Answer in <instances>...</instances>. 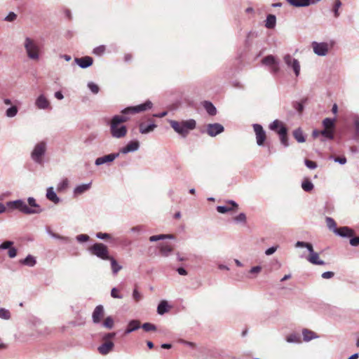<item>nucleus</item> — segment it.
I'll list each match as a JSON object with an SVG mask.
<instances>
[{
  "label": "nucleus",
  "instance_id": "20e7f679",
  "mask_svg": "<svg viewBox=\"0 0 359 359\" xmlns=\"http://www.w3.org/2000/svg\"><path fill=\"white\" fill-rule=\"evenodd\" d=\"M269 128L278 135L281 144L284 147H288V134L283 123L276 119L270 125Z\"/></svg>",
  "mask_w": 359,
  "mask_h": 359
},
{
  "label": "nucleus",
  "instance_id": "c756f323",
  "mask_svg": "<svg viewBox=\"0 0 359 359\" xmlns=\"http://www.w3.org/2000/svg\"><path fill=\"white\" fill-rule=\"evenodd\" d=\"M203 107L207 111V113L210 115H215L217 114V109L212 104V103H210V102L205 101L203 102Z\"/></svg>",
  "mask_w": 359,
  "mask_h": 359
},
{
  "label": "nucleus",
  "instance_id": "4be33fe9",
  "mask_svg": "<svg viewBox=\"0 0 359 359\" xmlns=\"http://www.w3.org/2000/svg\"><path fill=\"white\" fill-rule=\"evenodd\" d=\"M307 260L314 264H318V265H324L325 264V262L322 261L320 259L319 255L317 252L310 253L307 258Z\"/></svg>",
  "mask_w": 359,
  "mask_h": 359
},
{
  "label": "nucleus",
  "instance_id": "79ce46f5",
  "mask_svg": "<svg viewBox=\"0 0 359 359\" xmlns=\"http://www.w3.org/2000/svg\"><path fill=\"white\" fill-rule=\"evenodd\" d=\"M233 219L235 222H243V223H245L246 219H247L246 215L243 212H241L239 215H238L237 216H235Z\"/></svg>",
  "mask_w": 359,
  "mask_h": 359
},
{
  "label": "nucleus",
  "instance_id": "6e6d98bb",
  "mask_svg": "<svg viewBox=\"0 0 359 359\" xmlns=\"http://www.w3.org/2000/svg\"><path fill=\"white\" fill-rule=\"evenodd\" d=\"M88 88H90L93 93H97L100 89L99 87L93 83H90L88 84Z\"/></svg>",
  "mask_w": 359,
  "mask_h": 359
},
{
  "label": "nucleus",
  "instance_id": "423d86ee",
  "mask_svg": "<svg viewBox=\"0 0 359 359\" xmlns=\"http://www.w3.org/2000/svg\"><path fill=\"white\" fill-rule=\"evenodd\" d=\"M92 255L97 256L101 259L108 260L110 259L107 247L102 243H96L89 248Z\"/></svg>",
  "mask_w": 359,
  "mask_h": 359
},
{
  "label": "nucleus",
  "instance_id": "aec40b11",
  "mask_svg": "<svg viewBox=\"0 0 359 359\" xmlns=\"http://www.w3.org/2000/svg\"><path fill=\"white\" fill-rule=\"evenodd\" d=\"M118 156V154H111L102 157L97 158L95 160V164L99 165L104 163L113 162Z\"/></svg>",
  "mask_w": 359,
  "mask_h": 359
},
{
  "label": "nucleus",
  "instance_id": "338daca9",
  "mask_svg": "<svg viewBox=\"0 0 359 359\" xmlns=\"http://www.w3.org/2000/svg\"><path fill=\"white\" fill-rule=\"evenodd\" d=\"M178 273L181 276H186L187 275V271L182 267H180L177 269Z\"/></svg>",
  "mask_w": 359,
  "mask_h": 359
},
{
  "label": "nucleus",
  "instance_id": "f704fd0d",
  "mask_svg": "<svg viewBox=\"0 0 359 359\" xmlns=\"http://www.w3.org/2000/svg\"><path fill=\"white\" fill-rule=\"evenodd\" d=\"M103 326L107 329H112L114 325V320L111 316H107L102 323Z\"/></svg>",
  "mask_w": 359,
  "mask_h": 359
},
{
  "label": "nucleus",
  "instance_id": "a19ab883",
  "mask_svg": "<svg viewBox=\"0 0 359 359\" xmlns=\"http://www.w3.org/2000/svg\"><path fill=\"white\" fill-rule=\"evenodd\" d=\"M22 262L24 264L32 266L36 264V259H34L32 256L29 255L25 259H24Z\"/></svg>",
  "mask_w": 359,
  "mask_h": 359
},
{
  "label": "nucleus",
  "instance_id": "680f3d73",
  "mask_svg": "<svg viewBox=\"0 0 359 359\" xmlns=\"http://www.w3.org/2000/svg\"><path fill=\"white\" fill-rule=\"evenodd\" d=\"M294 108L296 109V110L297 111H299V113H302V111L304 110V107H303L302 103H301V102H296L294 104Z\"/></svg>",
  "mask_w": 359,
  "mask_h": 359
},
{
  "label": "nucleus",
  "instance_id": "37998d69",
  "mask_svg": "<svg viewBox=\"0 0 359 359\" xmlns=\"http://www.w3.org/2000/svg\"><path fill=\"white\" fill-rule=\"evenodd\" d=\"M18 113V108L16 107H12L10 109H7L6 111V114H7V116L9 117H13L15 116Z\"/></svg>",
  "mask_w": 359,
  "mask_h": 359
},
{
  "label": "nucleus",
  "instance_id": "0eeeda50",
  "mask_svg": "<svg viewBox=\"0 0 359 359\" xmlns=\"http://www.w3.org/2000/svg\"><path fill=\"white\" fill-rule=\"evenodd\" d=\"M46 151V143L44 141L39 142L36 144L35 147H34V150H32V153H31V158H32L34 161L41 163Z\"/></svg>",
  "mask_w": 359,
  "mask_h": 359
},
{
  "label": "nucleus",
  "instance_id": "69168bd1",
  "mask_svg": "<svg viewBox=\"0 0 359 359\" xmlns=\"http://www.w3.org/2000/svg\"><path fill=\"white\" fill-rule=\"evenodd\" d=\"M97 237L102 239H107L110 237V236L107 233H97Z\"/></svg>",
  "mask_w": 359,
  "mask_h": 359
},
{
  "label": "nucleus",
  "instance_id": "2eb2a0df",
  "mask_svg": "<svg viewBox=\"0 0 359 359\" xmlns=\"http://www.w3.org/2000/svg\"><path fill=\"white\" fill-rule=\"evenodd\" d=\"M114 344L111 341H104V342L98 347V351L101 355H107L113 350Z\"/></svg>",
  "mask_w": 359,
  "mask_h": 359
},
{
  "label": "nucleus",
  "instance_id": "774afa93",
  "mask_svg": "<svg viewBox=\"0 0 359 359\" xmlns=\"http://www.w3.org/2000/svg\"><path fill=\"white\" fill-rule=\"evenodd\" d=\"M334 161L339 162V163H341V164H344L346 162V158L345 157H343V158L337 157V158H335Z\"/></svg>",
  "mask_w": 359,
  "mask_h": 359
},
{
  "label": "nucleus",
  "instance_id": "ddd939ff",
  "mask_svg": "<svg viewBox=\"0 0 359 359\" xmlns=\"http://www.w3.org/2000/svg\"><path fill=\"white\" fill-rule=\"evenodd\" d=\"M313 50H314V53L324 56L328 52V44L327 43H318L313 42Z\"/></svg>",
  "mask_w": 359,
  "mask_h": 359
},
{
  "label": "nucleus",
  "instance_id": "13d9d810",
  "mask_svg": "<svg viewBox=\"0 0 359 359\" xmlns=\"http://www.w3.org/2000/svg\"><path fill=\"white\" fill-rule=\"evenodd\" d=\"M350 244L352 246H358V245H359V236L351 238L350 239Z\"/></svg>",
  "mask_w": 359,
  "mask_h": 359
},
{
  "label": "nucleus",
  "instance_id": "58836bf2",
  "mask_svg": "<svg viewBox=\"0 0 359 359\" xmlns=\"http://www.w3.org/2000/svg\"><path fill=\"white\" fill-rule=\"evenodd\" d=\"M29 208H31L34 210H41L39 205L36 203V200L32 197H29L27 199Z\"/></svg>",
  "mask_w": 359,
  "mask_h": 359
},
{
  "label": "nucleus",
  "instance_id": "473e14b6",
  "mask_svg": "<svg viewBox=\"0 0 359 359\" xmlns=\"http://www.w3.org/2000/svg\"><path fill=\"white\" fill-rule=\"evenodd\" d=\"M108 260L111 261L112 271L114 274H116L121 269L122 266L119 265L116 260L112 257H109Z\"/></svg>",
  "mask_w": 359,
  "mask_h": 359
},
{
  "label": "nucleus",
  "instance_id": "f3484780",
  "mask_svg": "<svg viewBox=\"0 0 359 359\" xmlns=\"http://www.w3.org/2000/svg\"><path fill=\"white\" fill-rule=\"evenodd\" d=\"M104 314L103 306L100 305L96 306L93 312V320L94 323H100Z\"/></svg>",
  "mask_w": 359,
  "mask_h": 359
},
{
  "label": "nucleus",
  "instance_id": "412c9836",
  "mask_svg": "<svg viewBox=\"0 0 359 359\" xmlns=\"http://www.w3.org/2000/svg\"><path fill=\"white\" fill-rule=\"evenodd\" d=\"M334 232L339 236L351 237L354 235V231L347 226L334 229Z\"/></svg>",
  "mask_w": 359,
  "mask_h": 359
},
{
  "label": "nucleus",
  "instance_id": "dca6fc26",
  "mask_svg": "<svg viewBox=\"0 0 359 359\" xmlns=\"http://www.w3.org/2000/svg\"><path fill=\"white\" fill-rule=\"evenodd\" d=\"M74 61L81 68H87L91 66L93 63V59L89 56L75 58Z\"/></svg>",
  "mask_w": 359,
  "mask_h": 359
},
{
  "label": "nucleus",
  "instance_id": "603ef678",
  "mask_svg": "<svg viewBox=\"0 0 359 359\" xmlns=\"http://www.w3.org/2000/svg\"><path fill=\"white\" fill-rule=\"evenodd\" d=\"M8 250V256L10 258H15L17 255V250L12 246L10 248H7Z\"/></svg>",
  "mask_w": 359,
  "mask_h": 359
},
{
  "label": "nucleus",
  "instance_id": "c85d7f7f",
  "mask_svg": "<svg viewBox=\"0 0 359 359\" xmlns=\"http://www.w3.org/2000/svg\"><path fill=\"white\" fill-rule=\"evenodd\" d=\"M288 4L294 7H305L309 6V0H286Z\"/></svg>",
  "mask_w": 359,
  "mask_h": 359
},
{
  "label": "nucleus",
  "instance_id": "09e8293b",
  "mask_svg": "<svg viewBox=\"0 0 359 359\" xmlns=\"http://www.w3.org/2000/svg\"><path fill=\"white\" fill-rule=\"evenodd\" d=\"M104 51H105V46H100L94 49L93 53L97 55H101L104 53Z\"/></svg>",
  "mask_w": 359,
  "mask_h": 359
},
{
  "label": "nucleus",
  "instance_id": "9d476101",
  "mask_svg": "<svg viewBox=\"0 0 359 359\" xmlns=\"http://www.w3.org/2000/svg\"><path fill=\"white\" fill-rule=\"evenodd\" d=\"M253 129L256 136L257 144L259 146L263 145L266 139V132L263 127L259 124H254Z\"/></svg>",
  "mask_w": 359,
  "mask_h": 359
},
{
  "label": "nucleus",
  "instance_id": "4468645a",
  "mask_svg": "<svg viewBox=\"0 0 359 359\" xmlns=\"http://www.w3.org/2000/svg\"><path fill=\"white\" fill-rule=\"evenodd\" d=\"M238 209V205L233 201H227L224 205L218 206L217 210L220 213L229 212V211H236Z\"/></svg>",
  "mask_w": 359,
  "mask_h": 359
},
{
  "label": "nucleus",
  "instance_id": "6e6552de",
  "mask_svg": "<svg viewBox=\"0 0 359 359\" xmlns=\"http://www.w3.org/2000/svg\"><path fill=\"white\" fill-rule=\"evenodd\" d=\"M9 205L11 208L20 210L25 214H35L41 212V209H33L29 208L28 205L21 200L11 202Z\"/></svg>",
  "mask_w": 359,
  "mask_h": 359
},
{
  "label": "nucleus",
  "instance_id": "1a4fd4ad",
  "mask_svg": "<svg viewBox=\"0 0 359 359\" xmlns=\"http://www.w3.org/2000/svg\"><path fill=\"white\" fill-rule=\"evenodd\" d=\"M335 119H331L330 118H325L323 121L324 130L320 131L321 135H323L325 138L332 140L334 138V130Z\"/></svg>",
  "mask_w": 359,
  "mask_h": 359
},
{
  "label": "nucleus",
  "instance_id": "8fccbe9b",
  "mask_svg": "<svg viewBox=\"0 0 359 359\" xmlns=\"http://www.w3.org/2000/svg\"><path fill=\"white\" fill-rule=\"evenodd\" d=\"M13 245V242L11 241H6L0 245V250L10 248Z\"/></svg>",
  "mask_w": 359,
  "mask_h": 359
},
{
  "label": "nucleus",
  "instance_id": "7c9ffc66",
  "mask_svg": "<svg viewBox=\"0 0 359 359\" xmlns=\"http://www.w3.org/2000/svg\"><path fill=\"white\" fill-rule=\"evenodd\" d=\"M302 335L304 337V340L306 341L315 339L318 337L315 332L306 329L303 330Z\"/></svg>",
  "mask_w": 359,
  "mask_h": 359
},
{
  "label": "nucleus",
  "instance_id": "f8f14e48",
  "mask_svg": "<svg viewBox=\"0 0 359 359\" xmlns=\"http://www.w3.org/2000/svg\"><path fill=\"white\" fill-rule=\"evenodd\" d=\"M283 60L284 62L287 64V66L292 67L296 76H298L300 72L299 62L297 60L293 59L290 55H285Z\"/></svg>",
  "mask_w": 359,
  "mask_h": 359
},
{
  "label": "nucleus",
  "instance_id": "3c124183",
  "mask_svg": "<svg viewBox=\"0 0 359 359\" xmlns=\"http://www.w3.org/2000/svg\"><path fill=\"white\" fill-rule=\"evenodd\" d=\"M306 165L310 169H315L317 168V163L316 161H311V160H305Z\"/></svg>",
  "mask_w": 359,
  "mask_h": 359
},
{
  "label": "nucleus",
  "instance_id": "6ab92c4d",
  "mask_svg": "<svg viewBox=\"0 0 359 359\" xmlns=\"http://www.w3.org/2000/svg\"><path fill=\"white\" fill-rule=\"evenodd\" d=\"M36 106L39 109H47L50 108L49 101L43 95H41L38 97L36 100Z\"/></svg>",
  "mask_w": 359,
  "mask_h": 359
},
{
  "label": "nucleus",
  "instance_id": "2f4dec72",
  "mask_svg": "<svg viewBox=\"0 0 359 359\" xmlns=\"http://www.w3.org/2000/svg\"><path fill=\"white\" fill-rule=\"evenodd\" d=\"M91 186V184L78 185L74 189V194L76 195L81 194L84 191H88Z\"/></svg>",
  "mask_w": 359,
  "mask_h": 359
},
{
  "label": "nucleus",
  "instance_id": "bf43d9fd",
  "mask_svg": "<svg viewBox=\"0 0 359 359\" xmlns=\"http://www.w3.org/2000/svg\"><path fill=\"white\" fill-rule=\"evenodd\" d=\"M111 296L114 298H118V299L122 298V296L118 294V290L116 287H114L111 290Z\"/></svg>",
  "mask_w": 359,
  "mask_h": 359
},
{
  "label": "nucleus",
  "instance_id": "39448f33",
  "mask_svg": "<svg viewBox=\"0 0 359 359\" xmlns=\"http://www.w3.org/2000/svg\"><path fill=\"white\" fill-rule=\"evenodd\" d=\"M25 48L29 58L38 60L39 58V48L37 43L30 38L25 39Z\"/></svg>",
  "mask_w": 359,
  "mask_h": 359
},
{
  "label": "nucleus",
  "instance_id": "e2e57ef3",
  "mask_svg": "<svg viewBox=\"0 0 359 359\" xmlns=\"http://www.w3.org/2000/svg\"><path fill=\"white\" fill-rule=\"evenodd\" d=\"M116 336V333L113 332V333H109V334H106L104 337H103V340L104 341H110L111 339L114 338V337Z\"/></svg>",
  "mask_w": 359,
  "mask_h": 359
},
{
  "label": "nucleus",
  "instance_id": "a878e982",
  "mask_svg": "<svg viewBox=\"0 0 359 359\" xmlns=\"http://www.w3.org/2000/svg\"><path fill=\"white\" fill-rule=\"evenodd\" d=\"M262 62L268 65H272L273 72H277L278 70V67L276 62L275 58L272 55H269L264 58L262 60Z\"/></svg>",
  "mask_w": 359,
  "mask_h": 359
},
{
  "label": "nucleus",
  "instance_id": "cd10ccee",
  "mask_svg": "<svg viewBox=\"0 0 359 359\" xmlns=\"http://www.w3.org/2000/svg\"><path fill=\"white\" fill-rule=\"evenodd\" d=\"M276 18L273 14H269L267 16L265 26L268 29H273L276 26Z\"/></svg>",
  "mask_w": 359,
  "mask_h": 359
},
{
  "label": "nucleus",
  "instance_id": "a211bd4d",
  "mask_svg": "<svg viewBox=\"0 0 359 359\" xmlns=\"http://www.w3.org/2000/svg\"><path fill=\"white\" fill-rule=\"evenodd\" d=\"M140 143L137 140L129 142L126 147L121 149L122 154H127L128 152L137 151L139 149Z\"/></svg>",
  "mask_w": 359,
  "mask_h": 359
},
{
  "label": "nucleus",
  "instance_id": "bb28decb",
  "mask_svg": "<svg viewBox=\"0 0 359 359\" xmlns=\"http://www.w3.org/2000/svg\"><path fill=\"white\" fill-rule=\"evenodd\" d=\"M156 126L154 123L146 126L144 123L140 124V131L142 134H147L154 130Z\"/></svg>",
  "mask_w": 359,
  "mask_h": 359
},
{
  "label": "nucleus",
  "instance_id": "4c0bfd02",
  "mask_svg": "<svg viewBox=\"0 0 359 359\" xmlns=\"http://www.w3.org/2000/svg\"><path fill=\"white\" fill-rule=\"evenodd\" d=\"M302 189L306 191H310L313 189V184L308 180H305L302 184Z\"/></svg>",
  "mask_w": 359,
  "mask_h": 359
},
{
  "label": "nucleus",
  "instance_id": "ea45409f",
  "mask_svg": "<svg viewBox=\"0 0 359 359\" xmlns=\"http://www.w3.org/2000/svg\"><path fill=\"white\" fill-rule=\"evenodd\" d=\"M341 6V1L340 0H335L332 11L334 13V17H339V8Z\"/></svg>",
  "mask_w": 359,
  "mask_h": 359
},
{
  "label": "nucleus",
  "instance_id": "4d7b16f0",
  "mask_svg": "<svg viewBox=\"0 0 359 359\" xmlns=\"http://www.w3.org/2000/svg\"><path fill=\"white\" fill-rule=\"evenodd\" d=\"M76 238L79 241L86 242L89 240V236H87V234H79Z\"/></svg>",
  "mask_w": 359,
  "mask_h": 359
},
{
  "label": "nucleus",
  "instance_id": "864d4df0",
  "mask_svg": "<svg viewBox=\"0 0 359 359\" xmlns=\"http://www.w3.org/2000/svg\"><path fill=\"white\" fill-rule=\"evenodd\" d=\"M17 18V15L15 13H10L5 18V20L12 22L14 21Z\"/></svg>",
  "mask_w": 359,
  "mask_h": 359
},
{
  "label": "nucleus",
  "instance_id": "393cba45",
  "mask_svg": "<svg viewBox=\"0 0 359 359\" xmlns=\"http://www.w3.org/2000/svg\"><path fill=\"white\" fill-rule=\"evenodd\" d=\"M140 327V322L139 320H131L125 332L126 334H129L133 331L138 330Z\"/></svg>",
  "mask_w": 359,
  "mask_h": 359
},
{
  "label": "nucleus",
  "instance_id": "0e129e2a",
  "mask_svg": "<svg viewBox=\"0 0 359 359\" xmlns=\"http://www.w3.org/2000/svg\"><path fill=\"white\" fill-rule=\"evenodd\" d=\"M276 250H277V246L271 247V248H269L268 250H266V255H271L276 251Z\"/></svg>",
  "mask_w": 359,
  "mask_h": 359
},
{
  "label": "nucleus",
  "instance_id": "7ed1b4c3",
  "mask_svg": "<svg viewBox=\"0 0 359 359\" xmlns=\"http://www.w3.org/2000/svg\"><path fill=\"white\" fill-rule=\"evenodd\" d=\"M108 124H109V133L114 138H123L127 135V128L120 122L118 118L112 117Z\"/></svg>",
  "mask_w": 359,
  "mask_h": 359
},
{
  "label": "nucleus",
  "instance_id": "e433bc0d",
  "mask_svg": "<svg viewBox=\"0 0 359 359\" xmlns=\"http://www.w3.org/2000/svg\"><path fill=\"white\" fill-rule=\"evenodd\" d=\"M172 234H160L159 236H151L149 237V241L151 242L156 241L161 239H164L166 238H173Z\"/></svg>",
  "mask_w": 359,
  "mask_h": 359
},
{
  "label": "nucleus",
  "instance_id": "5701e85b",
  "mask_svg": "<svg viewBox=\"0 0 359 359\" xmlns=\"http://www.w3.org/2000/svg\"><path fill=\"white\" fill-rule=\"evenodd\" d=\"M46 197L49 201H52L55 204H57L60 202V198L57 196L56 194L53 191V187H49L47 189Z\"/></svg>",
  "mask_w": 359,
  "mask_h": 359
},
{
  "label": "nucleus",
  "instance_id": "a18cd8bd",
  "mask_svg": "<svg viewBox=\"0 0 359 359\" xmlns=\"http://www.w3.org/2000/svg\"><path fill=\"white\" fill-rule=\"evenodd\" d=\"M0 318L4 319H9L11 318V313L5 309H0Z\"/></svg>",
  "mask_w": 359,
  "mask_h": 359
},
{
  "label": "nucleus",
  "instance_id": "49530a36",
  "mask_svg": "<svg viewBox=\"0 0 359 359\" xmlns=\"http://www.w3.org/2000/svg\"><path fill=\"white\" fill-rule=\"evenodd\" d=\"M326 224L330 229H336V223L334 220L331 217H326Z\"/></svg>",
  "mask_w": 359,
  "mask_h": 359
},
{
  "label": "nucleus",
  "instance_id": "f257e3e1",
  "mask_svg": "<svg viewBox=\"0 0 359 359\" xmlns=\"http://www.w3.org/2000/svg\"><path fill=\"white\" fill-rule=\"evenodd\" d=\"M170 126L181 137H186L191 130L196 128V122L194 119L177 121L175 120L170 121Z\"/></svg>",
  "mask_w": 359,
  "mask_h": 359
},
{
  "label": "nucleus",
  "instance_id": "052dcab7",
  "mask_svg": "<svg viewBox=\"0 0 359 359\" xmlns=\"http://www.w3.org/2000/svg\"><path fill=\"white\" fill-rule=\"evenodd\" d=\"M334 276V273L332 271L324 272L322 274V278L324 279H330Z\"/></svg>",
  "mask_w": 359,
  "mask_h": 359
},
{
  "label": "nucleus",
  "instance_id": "72a5a7b5",
  "mask_svg": "<svg viewBox=\"0 0 359 359\" xmlns=\"http://www.w3.org/2000/svg\"><path fill=\"white\" fill-rule=\"evenodd\" d=\"M293 136L299 142H304L305 141L302 130L300 128H298L293 132Z\"/></svg>",
  "mask_w": 359,
  "mask_h": 359
},
{
  "label": "nucleus",
  "instance_id": "b1692460",
  "mask_svg": "<svg viewBox=\"0 0 359 359\" xmlns=\"http://www.w3.org/2000/svg\"><path fill=\"white\" fill-rule=\"evenodd\" d=\"M173 250V248L170 244L163 243L160 246V254L163 257H168Z\"/></svg>",
  "mask_w": 359,
  "mask_h": 359
},
{
  "label": "nucleus",
  "instance_id": "c03bdc74",
  "mask_svg": "<svg viewBox=\"0 0 359 359\" xmlns=\"http://www.w3.org/2000/svg\"><path fill=\"white\" fill-rule=\"evenodd\" d=\"M142 329L145 332L155 331L156 330V327L153 324H151L149 323H146L143 324Z\"/></svg>",
  "mask_w": 359,
  "mask_h": 359
},
{
  "label": "nucleus",
  "instance_id": "de8ad7c7",
  "mask_svg": "<svg viewBox=\"0 0 359 359\" xmlns=\"http://www.w3.org/2000/svg\"><path fill=\"white\" fill-rule=\"evenodd\" d=\"M142 294L139 292L137 289L133 290V298L137 302H140L142 299Z\"/></svg>",
  "mask_w": 359,
  "mask_h": 359
},
{
  "label": "nucleus",
  "instance_id": "5fc2aeb1",
  "mask_svg": "<svg viewBox=\"0 0 359 359\" xmlns=\"http://www.w3.org/2000/svg\"><path fill=\"white\" fill-rule=\"evenodd\" d=\"M287 342H299V339L296 335H289L286 337Z\"/></svg>",
  "mask_w": 359,
  "mask_h": 359
},
{
  "label": "nucleus",
  "instance_id": "9b49d317",
  "mask_svg": "<svg viewBox=\"0 0 359 359\" xmlns=\"http://www.w3.org/2000/svg\"><path fill=\"white\" fill-rule=\"evenodd\" d=\"M224 131V127L219 123H210L206 126V133L210 137H215Z\"/></svg>",
  "mask_w": 359,
  "mask_h": 359
},
{
  "label": "nucleus",
  "instance_id": "f03ea898",
  "mask_svg": "<svg viewBox=\"0 0 359 359\" xmlns=\"http://www.w3.org/2000/svg\"><path fill=\"white\" fill-rule=\"evenodd\" d=\"M151 107L152 103L150 101H147L145 103L142 104L140 105L128 107L122 110L120 114H116L114 116L113 118H118V119H120V122L121 123H123L130 120V114L140 113V111H145V110L151 109Z\"/></svg>",
  "mask_w": 359,
  "mask_h": 359
},
{
  "label": "nucleus",
  "instance_id": "c9c22d12",
  "mask_svg": "<svg viewBox=\"0 0 359 359\" xmlns=\"http://www.w3.org/2000/svg\"><path fill=\"white\" fill-rule=\"evenodd\" d=\"M168 311V303L166 301L163 300L162 301L160 304L158 305L157 307V312L160 314H164L165 312Z\"/></svg>",
  "mask_w": 359,
  "mask_h": 359
}]
</instances>
